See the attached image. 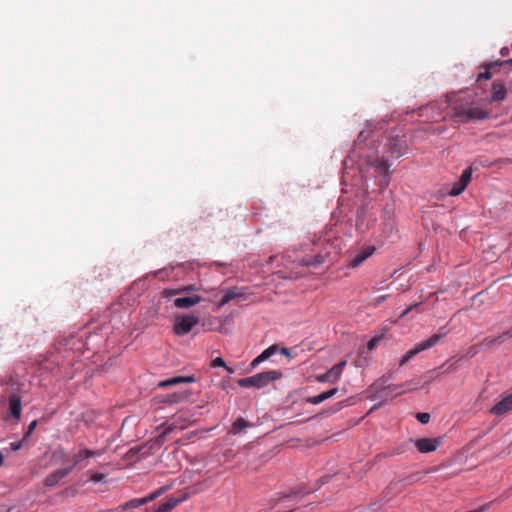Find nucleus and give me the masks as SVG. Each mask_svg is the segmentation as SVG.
I'll return each instance as SVG.
<instances>
[{"mask_svg": "<svg viewBox=\"0 0 512 512\" xmlns=\"http://www.w3.org/2000/svg\"><path fill=\"white\" fill-rule=\"evenodd\" d=\"M224 368L226 369V371H227L229 374H233V373H234V370H233L231 367H229V366H227V365H226V367H224Z\"/></svg>", "mask_w": 512, "mask_h": 512, "instance_id": "37998d69", "label": "nucleus"}, {"mask_svg": "<svg viewBox=\"0 0 512 512\" xmlns=\"http://www.w3.org/2000/svg\"><path fill=\"white\" fill-rule=\"evenodd\" d=\"M417 305H411L410 307H408L402 314V316L408 314L411 310H413Z\"/></svg>", "mask_w": 512, "mask_h": 512, "instance_id": "58836bf2", "label": "nucleus"}, {"mask_svg": "<svg viewBox=\"0 0 512 512\" xmlns=\"http://www.w3.org/2000/svg\"><path fill=\"white\" fill-rule=\"evenodd\" d=\"M346 366V361H341L335 364L332 368L326 371L324 374L317 375L316 380L320 383H335L339 380L344 367Z\"/></svg>", "mask_w": 512, "mask_h": 512, "instance_id": "423d86ee", "label": "nucleus"}, {"mask_svg": "<svg viewBox=\"0 0 512 512\" xmlns=\"http://www.w3.org/2000/svg\"><path fill=\"white\" fill-rule=\"evenodd\" d=\"M240 295L241 294L237 292V288L228 289L222 296L219 303L217 304L216 309H220L222 306L226 305L227 303L239 297Z\"/></svg>", "mask_w": 512, "mask_h": 512, "instance_id": "6ab92c4d", "label": "nucleus"}, {"mask_svg": "<svg viewBox=\"0 0 512 512\" xmlns=\"http://www.w3.org/2000/svg\"><path fill=\"white\" fill-rule=\"evenodd\" d=\"M508 54V48L504 47L501 49V55L506 56Z\"/></svg>", "mask_w": 512, "mask_h": 512, "instance_id": "79ce46f5", "label": "nucleus"}, {"mask_svg": "<svg viewBox=\"0 0 512 512\" xmlns=\"http://www.w3.org/2000/svg\"><path fill=\"white\" fill-rule=\"evenodd\" d=\"M510 411H512V393L505 396L490 409V413L496 416L504 415Z\"/></svg>", "mask_w": 512, "mask_h": 512, "instance_id": "9d476101", "label": "nucleus"}, {"mask_svg": "<svg viewBox=\"0 0 512 512\" xmlns=\"http://www.w3.org/2000/svg\"><path fill=\"white\" fill-rule=\"evenodd\" d=\"M498 65V62H495V63H488L485 65V68H486V71L485 72H481L478 74L477 76V81H481L482 79H485V80H488L491 78V73L489 71L490 68L494 67Z\"/></svg>", "mask_w": 512, "mask_h": 512, "instance_id": "b1692460", "label": "nucleus"}, {"mask_svg": "<svg viewBox=\"0 0 512 512\" xmlns=\"http://www.w3.org/2000/svg\"><path fill=\"white\" fill-rule=\"evenodd\" d=\"M411 442L414 443L415 447L420 453H430L435 450L442 444V438H419V439H410Z\"/></svg>", "mask_w": 512, "mask_h": 512, "instance_id": "39448f33", "label": "nucleus"}, {"mask_svg": "<svg viewBox=\"0 0 512 512\" xmlns=\"http://www.w3.org/2000/svg\"><path fill=\"white\" fill-rule=\"evenodd\" d=\"M499 65H512V59H508V60H505V61H502L500 63H498Z\"/></svg>", "mask_w": 512, "mask_h": 512, "instance_id": "ea45409f", "label": "nucleus"}, {"mask_svg": "<svg viewBox=\"0 0 512 512\" xmlns=\"http://www.w3.org/2000/svg\"><path fill=\"white\" fill-rule=\"evenodd\" d=\"M325 400H327V399H326V395L324 394V392L319 394V395H316V396L308 397L306 399V401L308 403H311V404H314V405H318V404L322 403Z\"/></svg>", "mask_w": 512, "mask_h": 512, "instance_id": "a878e982", "label": "nucleus"}, {"mask_svg": "<svg viewBox=\"0 0 512 512\" xmlns=\"http://www.w3.org/2000/svg\"><path fill=\"white\" fill-rule=\"evenodd\" d=\"M163 490L162 489H159L158 491L156 492H153L151 494H149L148 496L146 497H143V498H137V499H132L128 502L125 503L124 505V508L125 509H134V508H138L140 507L141 505L143 504H146L148 502H151L153 501L154 499H156L158 496H160L162 494Z\"/></svg>", "mask_w": 512, "mask_h": 512, "instance_id": "9b49d317", "label": "nucleus"}, {"mask_svg": "<svg viewBox=\"0 0 512 512\" xmlns=\"http://www.w3.org/2000/svg\"><path fill=\"white\" fill-rule=\"evenodd\" d=\"M278 351V346L276 344L271 345L267 349H265L259 356H257L250 364L251 369H255L260 363L266 361L271 356L276 354Z\"/></svg>", "mask_w": 512, "mask_h": 512, "instance_id": "ddd939ff", "label": "nucleus"}, {"mask_svg": "<svg viewBox=\"0 0 512 512\" xmlns=\"http://www.w3.org/2000/svg\"><path fill=\"white\" fill-rule=\"evenodd\" d=\"M102 453L100 451H93L87 448L79 450L78 453H76L72 458V465L74 467H78L79 469L85 468L86 464L84 463L85 460L101 456Z\"/></svg>", "mask_w": 512, "mask_h": 512, "instance_id": "1a4fd4ad", "label": "nucleus"}, {"mask_svg": "<svg viewBox=\"0 0 512 512\" xmlns=\"http://www.w3.org/2000/svg\"><path fill=\"white\" fill-rule=\"evenodd\" d=\"M336 393H337V388H333V389H330V390L324 392V394L326 395V399L333 397Z\"/></svg>", "mask_w": 512, "mask_h": 512, "instance_id": "72a5a7b5", "label": "nucleus"}, {"mask_svg": "<svg viewBox=\"0 0 512 512\" xmlns=\"http://www.w3.org/2000/svg\"><path fill=\"white\" fill-rule=\"evenodd\" d=\"M253 424L246 421L244 418L239 417L236 419L232 425L231 433L232 434H239L241 433L245 428L252 427Z\"/></svg>", "mask_w": 512, "mask_h": 512, "instance_id": "aec40b11", "label": "nucleus"}, {"mask_svg": "<svg viewBox=\"0 0 512 512\" xmlns=\"http://www.w3.org/2000/svg\"><path fill=\"white\" fill-rule=\"evenodd\" d=\"M194 381H195V378L192 375H189V376H176V377H172V378L160 381L158 383V387L159 388H169V387H172V386H175V385H178V384L192 383Z\"/></svg>", "mask_w": 512, "mask_h": 512, "instance_id": "f8f14e48", "label": "nucleus"}, {"mask_svg": "<svg viewBox=\"0 0 512 512\" xmlns=\"http://www.w3.org/2000/svg\"><path fill=\"white\" fill-rule=\"evenodd\" d=\"M199 318L193 315H184L177 317L173 326V331L178 336H184L188 334L192 328L197 325Z\"/></svg>", "mask_w": 512, "mask_h": 512, "instance_id": "20e7f679", "label": "nucleus"}, {"mask_svg": "<svg viewBox=\"0 0 512 512\" xmlns=\"http://www.w3.org/2000/svg\"><path fill=\"white\" fill-rule=\"evenodd\" d=\"M202 301V298L198 295H193L189 297H179L174 300V305L177 308H189L192 307Z\"/></svg>", "mask_w": 512, "mask_h": 512, "instance_id": "4468645a", "label": "nucleus"}, {"mask_svg": "<svg viewBox=\"0 0 512 512\" xmlns=\"http://www.w3.org/2000/svg\"><path fill=\"white\" fill-rule=\"evenodd\" d=\"M281 353H282V354H284V355H286V356H289V355H290V352H289V350H288L287 348H282V349H281Z\"/></svg>", "mask_w": 512, "mask_h": 512, "instance_id": "a19ab883", "label": "nucleus"}, {"mask_svg": "<svg viewBox=\"0 0 512 512\" xmlns=\"http://www.w3.org/2000/svg\"><path fill=\"white\" fill-rule=\"evenodd\" d=\"M512 338V327L508 329L507 331L503 332L497 337V340H500L501 343L505 342L506 340Z\"/></svg>", "mask_w": 512, "mask_h": 512, "instance_id": "c85d7f7f", "label": "nucleus"}, {"mask_svg": "<svg viewBox=\"0 0 512 512\" xmlns=\"http://www.w3.org/2000/svg\"><path fill=\"white\" fill-rule=\"evenodd\" d=\"M380 341V338L378 337H374L372 338L368 343H367V347L369 350H373L379 343Z\"/></svg>", "mask_w": 512, "mask_h": 512, "instance_id": "473e14b6", "label": "nucleus"}, {"mask_svg": "<svg viewBox=\"0 0 512 512\" xmlns=\"http://www.w3.org/2000/svg\"><path fill=\"white\" fill-rule=\"evenodd\" d=\"M456 368H457L456 363H452V364H450V365L445 369V371H444V372H445V373H449V372H451V371H454Z\"/></svg>", "mask_w": 512, "mask_h": 512, "instance_id": "4c0bfd02", "label": "nucleus"}, {"mask_svg": "<svg viewBox=\"0 0 512 512\" xmlns=\"http://www.w3.org/2000/svg\"><path fill=\"white\" fill-rule=\"evenodd\" d=\"M190 396L188 391L175 392L168 394L164 399L161 400L163 403L174 404L181 401L187 400Z\"/></svg>", "mask_w": 512, "mask_h": 512, "instance_id": "f3484780", "label": "nucleus"}, {"mask_svg": "<svg viewBox=\"0 0 512 512\" xmlns=\"http://www.w3.org/2000/svg\"><path fill=\"white\" fill-rule=\"evenodd\" d=\"M394 147H400L399 150L397 151H393V154H396V156H399L401 155V152H402V148L403 147H406L404 143H398V144H395Z\"/></svg>", "mask_w": 512, "mask_h": 512, "instance_id": "c9c22d12", "label": "nucleus"}, {"mask_svg": "<svg viewBox=\"0 0 512 512\" xmlns=\"http://www.w3.org/2000/svg\"><path fill=\"white\" fill-rule=\"evenodd\" d=\"M3 462H4V457H3L2 453L0 452V466L3 465Z\"/></svg>", "mask_w": 512, "mask_h": 512, "instance_id": "c03bdc74", "label": "nucleus"}, {"mask_svg": "<svg viewBox=\"0 0 512 512\" xmlns=\"http://www.w3.org/2000/svg\"><path fill=\"white\" fill-rule=\"evenodd\" d=\"M375 166L382 174L387 175L389 172V164L384 159H376Z\"/></svg>", "mask_w": 512, "mask_h": 512, "instance_id": "393cba45", "label": "nucleus"}, {"mask_svg": "<svg viewBox=\"0 0 512 512\" xmlns=\"http://www.w3.org/2000/svg\"><path fill=\"white\" fill-rule=\"evenodd\" d=\"M192 289H193L192 286H185V287H182L179 289H165L163 291V296L166 298H171L174 295L181 294L183 292H188V291H191Z\"/></svg>", "mask_w": 512, "mask_h": 512, "instance_id": "5701e85b", "label": "nucleus"}, {"mask_svg": "<svg viewBox=\"0 0 512 512\" xmlns=\"http://www.w3.org/2000/svg\"><path fill=\"white\" fill-rule=\"evenodd\" d=\"M178 503V499L169 498L164 503H162L154 512H170L172 509L176 507Z\"/></svg>", "mask_w": 512, "mask_h": 512, "instance_id": "412c9836", "label": "nucleus"}, {"mask_svg": "<svg viewBox=\"0 0 512 512\" xmlns=\"http://www.w3.org/2000/svg\"><path fill=\"white\" fill-rule=\"evenodd\" d=\"M36 427H37V420H34L29 424L28 429L24 435V439L28 438L33 433V431L35 430Z\"/></svg>", "mask_w": 512, "mask_h": 512, "instance_id": "7c9ffc66", "label": "nucleus"}, {"mask_svg": "<svg viewBox=\"0 0 512 512\" xmlns=\"http://www.w3.org/2000/svg\"><path fill=\"white\" fill-rule=\"evenodd\" d=\"M417 420L422 424H427L430 420V414L429 413H417L416 414Z\"/></svg>", "mask_w": 512, "mask_h": 512, "instance_id": "cd10ccee", "label": "nucleus"}, {"mask_svg": "<svg viewBox=\"0 0 512 512\" xmlns=\"http://www.w3.org/2000/svg\"><path fill=\"white\" fill-rule=\"evenodd\" d=\"M375 251L373 246L366 247L363 251L358 253L350 260L351 267H358L362 262L369 258Z\"/></svg>", "mask_w": 512, "mask_h": 512, "instance_id": "2eb2a0df", "label": "nucleus"}, {"mask_svg": "<svg viewBox=\"0 0 512 512\" xmlns=\"http://www.w3.org/2000/svg\"><path fill=\"white\" fill-rule=\"evenodd\" d=\"M482 344L486 347H491L495 344H501V341L497 340V337H486L483 339Z\"/></svg>", "mask_w": 512, "mask_h": 512, "instance_id": "bb28decb", "label": "nucleus"}, {"mask_svg": "<svg viewBox=\"0 0 512 512\" xmlns=\"http://www.w3.org/2000/svg\"><path fill=\"white\" fill-rule=\"evenodd\" d=\"M282 377V373L277 370H270L257 373L253 376L240 378L237 384L242 388H257L261 389L268 386L270 383L279 380Z\"/></svg>", "mask_w": 512, "mask_h": 512, "instance_id": "f03ea898", "label": "nucleus"}, {"mask_svg": "<svg viewBox=\"0 0 512 512\" xmlns=\"http://www.w3.org/2000/svg\"><path fill=\"white\" fill-rule=\"evenodd\" d=\"M21 447H22V442H13V443H11V449L13 451H18V450L21 449Z\"/></svg>", "mask_w": 512, "mask_h": 512, "instance_id": "f704fd0d", "label": "nucleus"}, {"mask_svg": "<svg viewBox=\"0 0 512 512\" xmlns=\"http://www.w3.org/2000/svg\"><path fill=\"white\" fill-rule=\"evenodd\" d=\"M472 179V168L468 167L463 172L459 180L447 192V195L455 197L460 195L468 186Z\"/></svg>", "mask_w": 512, "mask_h": 512, "instance_id": "0eeeda50", "label": "nucleus"}, {"mask_svg": "<svg viewBox=\"0 0 512 512\" xmlns=\"http://www.w3.org/2000/svg\"><path fill=\"white\" fill-rule=\"evenodd\" d=\"M105 478V475L101 473H92L90 476V480L94 483L102 482Z\"/></svg>", "mask_w": 512, "mask_h": 512, "instance_id": "2f4dec72", "label": "nucleus"}, {"mask_svg": "<svg viewBox=\"0 0 512 512\" xmlns=\"http://www.w3.org/2000/svg\"><path fill=\"white\" fill-rule=\"evenodd\" d=\"M160 273H161V271L156 272V273H155V276H159V275H160Z\"/></svg>", "mask_w": 512, "mask_h": 512, "instance_id": "a18cd8bd", "label": "nucleus"}, {"mask_svg": "<svg viewBox=\"0 0 512 512\" xmlns=\"http://www.w3.org/2000/svg\"><path fill=\"white\" fill-rule=\"evenodd\" d=\"M507 91L506 88L502 83H493L492 86V95H491V101L492 102H499L506 98Z\"/></svg>", "mask_w": 512, "mask_h": 512, "instance_id": "dca6fc26", "label": "nucleus"}, {"mask_svg": "<svg viewBox=\"0 0 512 512\" xmlns=\"http://www.w3.org/2000/svg\"><path fill=\"white\" fill-rule=\"evenodd\" d=\"M471 96L459 97L452 103L453 116L457 122L467 123L474 120H483L488 117V112L480 107H473Z\"/></svg>", "mask_w": 512, "mask_h": 512, "instance_id": "f257e3e1", "label": "nucleus"}, {"mask_svg": "<svg viewBox=\"0 0 512 512\" xmlns=\"http://www.w3.org/2000/svg\"><path fill=\"white\" fill-rule=\"evenodd\" d=\"M72 470L73 466H67L50 473L43 481L44 486L48 488L55 487L63 478L69 475Z\"/></svg>", "mask_w": 512, "mask_h": 512, "instance_id": "6e6552de", "label": "nucleus"}, {"mask_svg": "<svg viewBox=\"0 0 512 512\" xmlns=\"http://www.w3.org/2000/svg\"><path fill=\"white\" fill-rule=\"evenodd\" d=\"M299 493H300V491H298V490H291L288 494H281L278 498L271 499V507L272 508L275 507L277 504L283 502L285 499L294 498Z\"/></svg>", "mask_w": 512, "mask_h": 512, "instance_id": "4be33fe9", "label": "nucleus"}, {"mask_svg": "<svg viewBox=\"0 0 512 512\" xmlns=\"http://www.w3.org/2000/svg\"><path fill=\"white\" fill-rule=\"evenodd\" d=\"M322 262H323V258L320 256H317L314 262L306 261L305 265L320 264Z\"/></svg>", "mask_w": 512, "mask_h": 512, "instance_id": "e433bc0d", "label": "nucleus"}, {"mask_svg": "<svg viewBox=\"0 0 512 512\" xmlns=\"http://www.w3.org/2000/svg\"><path fill=\"white\" fill-rule=\"evenodd\" d=\"M446 334H447V331L442 327L438 330L437 333L433 334L428 339L416 344L412 349L408 350L403 355V357L401 358V360L399 362L400 366L407 364L412 358H414L420 352L430 349L433 346H435L440 341V339L442 337H444Z\"/></svg>", "mask_w": 512, "mask_h": 512, "instance_id": "7ed1b4c3", "label": "nucleus"}, {"mask_svg": "<svg viewBox=\"0 0 512 512\" xmlns=\"http://www.w3.org/2000/svg\"><path fill=\"white\" fill-rule=\"evenodd\" d=\"M9 408L10 413L16 419H19L21 416V399L17 395H12L9 398Z\"/></svg>", "mask_w": 512, "mask_h": 512, "instance_id": "a211bd4d", "label": "nucleus"}, {"mask_svg": "<svg viewBox=\"0 0 512 512\" xmlns=\"http://www.w3.org/2000/svg\"><path fill=\"white\" fill-rule=\"evenodd\" d=\"M211 366L213 368H216V367H226V363L225 361L223 360V358L221 357H217L215 358L214 360H212L211 362Z\"/></svg>", "mask_w": 512, "mask_h": 512, "instance_id": "c756f323", "label": "nucleus"}]
</instances>
